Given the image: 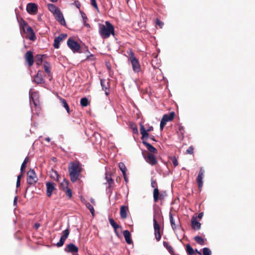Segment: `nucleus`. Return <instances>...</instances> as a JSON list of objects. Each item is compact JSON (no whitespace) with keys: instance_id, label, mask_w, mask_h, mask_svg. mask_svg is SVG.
I'll use <instances>...</instances> for the list:
<instances>
[{"instance_id":"nucleus-15","label":"nucleus","mask_w":255,"mask_h":255,"mask_svg":"<svg viewBox=\"0 0 255 255\" xmlns=\"http://www.w3.org/2000/svg\"><path fill=\"white\" fill-rule=\"evenodd\" d=\"M65 251L67 253H76L78 252V248L73 244L70 243L65 248Z\"/></svg>"},{"instance_id":"nucleus-60","label":"nucleus","mask_w":255,"mask_h":255,"mask_svg":"<svg viewBox=\"0 0 255 255\" xmlns=\"http://www.w3.org/2000/svg\"><path fill=\"white\" fill-rule=\"evenodd\" d=\"M90 201H91V203H92L93 205H95V200H94V199H93V198H91Z\"/></svg>"},{"instance_id":"nucleus-13","label":"nucleus","mask_w":255,"mask_h":255,"mask_svg":"<svg viewBox=\"0 0 255 255\" xmlns=\"http://www.w3.org/2000/svg\"><path fill=\"white\" fill-rule=\"evenodd\" d=\"M46 186L47 196L50 197L53 191L55 189V184L53 182H48L46 183Z\"/></svg>"},{"instance_id":"nucleus-46","label":"nucleus","mask_w":255,"mask_h":255,"mask_svg":"<svg viewBox=\"0 0 255 255\" xmlns=\"http://www.w3.org/2000/svg\"><path fill=\"white\" fill-rule=\"evenodd\" d=\"M172 163L174 166H176L178 164V161L177 159L175 158H174L172 160Z\"/></svg>"},{"instance_id":"nucleus-2","label":"nucleus","mask_w":255,"mask_h":255,"mask_svg":"<svg viewBox=\"0 0 255 255\" xmlns=\"http://www.w3.org/2000/svg\"><path fill=\"white\" fill-rule=\"evenodd\" d=\"M70 179L72 182H75L78 178L81 172V167L79 163H71L69 168Z\"/></svg>"},{"instance_id":"nucleus-28","label":"nucleus","mask_w":255,"mask_h":255,"mask_svg":"<svg viewBox=\"0 0 255 255\" xmlns=\"http://www.w3.org/2000/svg\"><path fill=\"white\" fill-rule=\"evenodd\" d=\"M120 215L122 219H125L127 217V210L125 206H122L120 209Z\"/></svg>"},{"instance_id":"nucleus-18","label":"nucleus","mask_w":255,"mask_h":255,"mask_svg":"<svg viewBox=\"0 0 255 255\" xmlns=\"http://www.w3.org/2000/svg\"><path fill=\"white\" fill-rule=\"evenodd\" d=\"M26 10L29 13L35 12L37 10V6L34 3H29L26 6Z\"/></svg>"},{"instance_id":"nucleus-52","label":"nucleus","mask_w":255,"mask_h":255,"mask_svg":"<svg viewBox=\"0 0 255 255\" xmlns=\"http://www.w3.org/2000/svg\"><path fill=\"white\" fill-rule=\"evenodd\" d=\"M155 185H156V182L155 181L152 180L151 181V186H152V187L155 188H156L155 187H156Z\"/></svg>"},{"instance_id":"nucleus-20","label":"nucleus","mask_w":255,"mask_h":255,"mask_svg":"<svg viewBox=\"0 0 255 255\" xmlns=\"http://www.w3.org/2000/svg\"><path fill=\"white\" fill-rule=\"evenodd\" d=\"M192 228L195 230H199L201 228V224L197 221L196 218H193L191 221Z\"/></svg>"},{"instance_id":"nucleus-59","label":"nucleus","mask_w":255,"mask_h":255,"mask_svg":"<svg viewBox=\"0 0 255 255\" xmlns=\"http://www.w3.org/2000/svg\"><path fill=\"white\" fill-rule=\"evenodd\" d=\"M62 185H65L67 186L68 185V182L67 181H65V180H64L63 182L62 183Z\"/></svg>"},{"instance_id":"nucleus-63","label":"nucleus","mask_w":255,"mask_h":255,"mask_svg":"<svg viewBox=\"0 0 255 255\" xmlns=\"http://www.w3.org/2000/svg\"><path fill=\"white\" fill-rule=\"evenodd\" d=\"M195 252H196V253H197L198 254H199V255H201V252H199V251H198L197 249H196V250H195Z\"/></svg>"},{"instance_id":"nucleus-16","label":"nucleus","mask_w":255,"mask_h":255,"mask_svg":"<svg viewBox=\"0 0 255 255\" xmlns=\"http://www.w3.org/2000/svg\"><path fill=\"white\" fill-rule=\"evenodd\" d=\"M204 170L202 168H201L197 178V181L198 184L199 188L200 189L202 188L203 186V178L204 176Z\"/></svg>"},{"instance_id":"nucleus-24","label":"nucleus","mask_w":255,"mask_h":255,"mask_svg":"<svg viewBox=\"0 0 255 255\" xmlns=\"http://www.w3.org/2000/svg\"><path fill=\"white\" fill-rule=\"evenodd\" d=\"M109 221L111 225L114 229L115 234L118 236V233L117 231V229L120 228V226L115 222L113 219L109 218Z\"/></svg>"},{"instance_id":"nucleus-42","label":"nucleus","mask_w":255,"mask_h":255,"mask_svg":"<svg viewBox=\"0 0 255 255\" xmlns=\"http://www.w3.org/2000/svg\"><path fill=\"white\" fill-rule=\"evenodd\" d=\"M91 4L97 10H98V7L96 0H91Z\"/></svg>"},{"instance_id":"nucleus-38","label":"nucleus","mask_w":255,"mask_h":255,"mask_svg":"<svg viewBox=\"0 0 255 255\" xmlns=\"http://www.w3.org/2000/svg\"><path fill=\"white\" fill-rule=\"evenodd\" d=\"M88 100L86 98H83L80 100V104L82 107H86L88 105Z\"/></svg>"},{"instance_id":"nucleus-61","label":"nucleus","mask_w":255,"mask_h":255,"mask_svg":"<svg viewBox=\"0 0 255 255\" xmlns=\"http://www.w3.org/2000/svg\"><path fill=\"white\" fill-rule=\"evenodd\" d=\"M45 140H46L48 142H49L50 141V138L49 137H46L45 138Z\"/></svg>"},{"instance_id":"nucleus-35","label":"nucleus","mask_w":255,"mask_h":255,"mask_svg":"<svg viewBox=\"0 0 255 255\" xmlns=\"http://www.w3.org/2000/svg\"><path fill=\"white\" fill-rule=\"evenodd\" d=\"M85 206L90 210L91 214L94 216L95 210L93 206L89 202L86 203Z\"/></svg>"},{"instance_id":"nucleus-48","label":"nucleus","mask_w":255,"mask_h":255,"mask_svg":"<svg viewBox=\"0 0 255 255\" xmlns=\"http://www.w3.org/2000/svg\"><path fill=\"white\" fill-rule=\"evenodd\" d=\"M132 131L134 133H138V129L136 127H132Z\"/></svg>"},{"instance_id":"nucleus-9","label":"nucleus","mask_w":255,"mask_h":255,"mask_svg":"<svg viewBox=\"0 0 255 255\" xmlns=\"http://www.w3.org/2000/svg\"><path fill=\"white\" fill-rule=\"evenodd\" d=\"M69 235V229L67 228L64 230L62 233V236L60 239L59 241L56 244V246L57 247H62L66 239L68 237Z\"/></svg>"},{"instance_id":"nucleus-32","label":"nucleus","mask_w":255,"mask_h":255,"mask_svg":"<svg viewBox=\"0 0 255 255\" xmlns=\"http://www.w3.org/2000/svg\"><path fill=\"white\" fill-rule=\"evenodd\" d=\"M195 241L200 245H204V239L200 236H196L194 237Z\"/></svg>"},{"instance_id":"nucleus-11","label":"nucleus","mask_w":255,"mask_h":255,"mask_svg":"<svg viewBox=\"0 0 255 255\" xmlns=\"http://www.w3.org/2000/svg\"><path fill=\"white\" fill-rule=\"evenodd\" d=\"M143 157L146 161L152 165H155L157 162L155 156L152 153H148L147 155H144Z\"/></svg>"},{"instance_id":"nucleus-10","label":"nucleus","mask_w":255,"mask_h":255,"mask_svg":"<svg viewBox=\"0 0 255 255\" xmlns=\"http://www.w3.org/2000/svg\"><path fill=\"white\" fill-rule=\"evenodd\" d=\"M153 226L155 238L157 241H159L161 237L160 233V226L155 218H153Z\"/></svg>"},{"instance_id":"nucleus-23","label":"nucleus","mask_w":255,"mask_h":255,"mask_svg":"<svg viewBox=\"0 0 255 255\" xmlns=\"http://www.w3.org/2000/svg\"><path fill=\"white\" fill-rule=\"evenodd\" d=\"M140 130L141 134L142 135L141 139H147L148 137L149 134L147 132V131L145 129L144 126L142 125H140Z\"/></svg>"},{"instance_id":"nucleus-31","label":"nucleus","mask_w":255,"mask_h":255,"mask_svg":"<svg viewBox=\"0 0 255 255\" xmlns=\"http://www.w3.org/2000/svg\"><path fill=\"white\" fill-rule=\"evenodd\" d=\"M105 178L107 180V183L109 184V187L112 186V185L114 183V181L111 178V175L108 174L107 173H106Z\"/></svg>"},{"instance_id":"nucleus-62","label":"nucleus","mask_w":255,"mask_h":255,"mask_svg":"<svg viewBox=\"0 0 255 255\" xmlns=\"http://www.w3.org/2000/svg\"><path fill=\"white\" fill-rule=\"evenodd\" d=\"M75 3H76V6L78 8H79V6L80 5V3L78 2V3H77V2L75 1Z\"/></svg>"},{"instance_id":"nucleus-4","label":"nucleus","mask_w":255,"mask_h":255,"mask_svg":"<svg viewBox=\"0 0 255 255\" xmlns=\"http://www.w3.org/2000/svg\"><path fill=\"white\" fill-rule=\"evenodd\" d=\"M20 27H22V30L24 32L29 34V36L28 37L29 39L32 41L35 40L36 38L35 35L32 28L28 26L27 23L23 19L20 24Z\"/></svg>"},{"instance_id":"nucleus-25","label":"nucleus","mask_w":255,"mask_h":255,"mask_svg":"<svg viewBox=\"0 0 255 255\" xmlns=\"http://www.w3.org/2000/svg\"><path fill=\"white\" fill-rule=\"evenodd\" d=\"M58 98L60 100V101L62 105L63 106V107L65 108V109L67 111V113H70L69 107L68 104L67 103L66 100L64 99H63L60 97H59V96H58Z\"/></svg>"},{"instance_id":"nucleus-47","label":"nucleus","mask_w":255,"mask_h":255,"mask_svg":"<svg viewBox=\"0 0 255 255\" xmlns=\"http://www.w3.org/2000/svg\"><path fill=\"white\" fill-rule=\"evenodd\" d=\"M67 35L66 34L62 33L60 34L58 37H60L61 38V41L65 38L67 37Z\"/></svg>"},{"instance_id":"nucleus-36","label":"nucleus","mask_w":255,"mask_h":255,"mask_svg":"<svg viewBox=\"0 0 255 255\" xmlns=\"http://www.w3.org/2000/svg\"><path fill=\"white\" fill-rule=\"evenodd\" d=\"M159 191L157 188H155L153 190V198L155 202L158 200Z\"/></svg>"},{"instance_id":"nucleus-1","label":"nucleus","mask_w":255,"mask_h":255,"mask_svg":"<svg viewBox=\"0 0 255 255\" xmlns=\"http://www.w3.org/2000/svg\"><path fill=\"white\" fill-rule=\"evenodd\" d=\"M106 25H102L99 29V34L103 39L109 38L111 34L114 35V27L109 22L106 21Z\"/></svg>"},{"instance_id":"nucleus-39","label":"nucleus","mask_w":255,"mask_h":255,"mask_svg":"<svg viewBox=\"0 0 255 255\" xmlns=\"http://www.w3.org/2000/svg\"><path fill=\"white\" fill-rule=\"evenodd\" d=\"M28 159H29L28 157L27 156L25 157L24 161H23V162L21 165V167H20V172H23V170L25 168V165L26 164L27 162H28Z\"/></svg>"},{"instance_id":"nucleus-64","label":"nucleus","mask_w":255,"mask_h":255,"mask_svg":"<svg viewBox=\"0 0 255 255\" xmlns=\"http://www.w3.org/2000/svg\"><path fill=\"white\" fill-rule=\"evenodd\" d=\"M150 139H151V140H152L155 141V138H154V137L153 136H151L150 137Z\"/></svg>"},{"instance_id":"nucleus-51","label":"nucleus","mask_w":255,"mask_h":255,"mask_svg":"<svg viewBox=\"0 0 255 255\" xmlns=\"http://www.w3.org/2000/svg\"><path fill=\"white\" fill-rule=\"evenodd\" d=\"M40 226V225L39 223H36L34 224V228L36 229H37L38 228H39V227Z\"/></svg>"},{"instance_id":"nucleus-5","label":"nucleus","mask_w":255,"mask_h":255,"mask_svg":"<svg viewBox=\"0 0 255 255\" xmlns=\"http://www.w3.org/2000/svg\"><path fill=\"white\" fill-rule=\"evenodd\" d=\"M30 104L33 103L35 108L39 107V94L37 92L33 91L32 89H30L29 92Z\"/></svg>"},{"instance_id":"nucleus-33","label":"nucleus","mask_w":255,"mask_h":255,"mask_svg":"<svg viewBox=\"0 0 255 255\" xmlns=\"http://www.w3.org/2000/svg\"><path fill=\"white\" fill-rule=\"evenodd\" d=\"M119 168L120 169L121 171H122L123 174L126 173L127 168L124 163L120 162L119 163Z\"/></svg>"},{"instance_id":"nucleus-49","label":"nucleus","mask_w":255,"mask_h":255,"mask_svg":"<svg viewBox=\"0 0 255 255\" xmlns=\"http://www.w3.org/2000/svg\"><path fill=\"white\" fill-rule=\"evenodd\" d=\"M81 201H82V203H83L85 204H86V203L88 202H87L86 199L82 196L81 197Z\"/></svg>"},{"instance_id":"nucleus-17","label":"nucleus","mask_w":255,"mask_h":255,"mask_svg":"<svg viewBox=\"0 0 255 255\" xmlns=\"http://www.w3.org/2000/svg\"><path fill=\"white\" fill-rule=\"evenodd\" d=\"M42 71H38L37 75L34 77L33 81L37 84H42L44 83V80L42 77Z\"/></svg>"},{"instance_id":"nucleus-30","label":"nucleus","mask_w":255,"mask_h":255,"mask_svg":"<svg viewBox=\"0 0 255 255\" xmlns=\"http://www.w3.org/2000/svg\"><path fill=\"white\" fill-rule=\"evenodd\" d=\"M169 219L172 228L173 230H175L176 229V226L171 213H169Z\"/></svg>"},{"instance_id":"nucleus-14","label":"nucleus","mask_w":255,"mask_h":255,"mask_svg":"<svg viewBox=\"0 0 255 255\" xmlns=\"http://www.w3.org/2000/svg\"><path fill=\"white\" fill-rule=\"evenodd\" d=\"M25 58L28 65L31 66L33 64V56L32 52L30 51H27L25 55Z\"/></svg>"},{"instance_id":"nucleus-34","label":"nucleus","mask_w":255,"mask_h":255,"mask_svg":"<svg viewBox=\"0 0 255 255\" xmlns=\"http://www.w3.org/2000/svg\"><path fill=\"white\" fill-rule=\"evenodd\" d=\"M186 252L189 255H192L194 253L193 249L189 244L186 245Z\"/></svg>"},{"instance_id":"nucleus-19","label":"nucleus","mask_w":255,"mask_h":255,"mask_svg":"<svg viewBox=\"0 0 255 255\" xmlns=\"http://www.w3.org/2000/svg\"><path fill=\"white\" fill-rule=\"evenodd\" d=\"M100 83L103 90H105L106 95L108 96L109 95V93L107 91V90H108L109 88V82L105 79H101Z\"/></svg>"},{"instance_id":"nucleus-8","label":"nucleus","mask_w":255,"mask_h":255,"mask_svg":"<svg viewBox=\"0 0 255 255\" xmlns=\"http://www.w3.org/2000/svg\"><path fill=\"white\" fill-rule=\"evenodd\" d=\"M67 43L68 46L74 53L79 52L81 47L77 42L75 41L73 39L69 38L68 39Z\"/></svg>"},{"instance_id":"nucleus-7","label":"nucleus","mask_w":255,"mask_h":255,"mask_svg":"<svg viewBox=\"0 0 255 255\" xmlns=\"http://www.w3.org/2000/svg\"><path fill=\"white\" fill-rule=\"evenodd\" d=\"M38 178L33 169H30L27 172V182L29 185H32L37 182Z\"/></svg>"},{"instance_id":"nucleus-26","label":"nucleus","mask_w":255,"mask_h":255,"mask_svg":"<svg viewBox=\"0 0 255 255\" xmlns=\"http://www.w3.org/2000/svg\"><path fill=\"white\" fill-rule=\"evenodd\" d=\"M43 68L45 72L48 74L49 76H51L50 66L49 63L47 62H44L43 64Z\"/></svg>"},{"instance_id":"nucleus-56","label":"nucleus","mask_w":255,"mask_h":255,"mask_svg":"<svg viewBox=\"0 0 255 255\" xmlns=\"http://www.w3.org/2000/svg\"><path fill=\"white\" fill-rule=\"evenodd\" d=\"M152 130H153V127L151 126V127H149L146 130L147 131H151Z\"/></svg>"},{"instance_id":"nucleus-6","label":"nucleus","mask_w":255,"mask_h":255,"mask_svg":"<svg viewBox=\"0 0 255 255\" xmlns=\"http://www.w3.org/2000/svg\"><path fill=\"white\" fill-rule=\"evenodd\" d=\"M175 116V113L173 112H171L169 114H165L162 117L160 124V128L161 130H162L165 125L168 122L172 121Z\"/></svg>"},{"instance_id":"nucleus-22","label":"nucleus","mask_w":255,"mask_h":255,"mask_svg":"<svg viewBox=\"0 0 255 255\" xmlns=\"http://www.w3.org/2000/svg\"><path fill=\"white\" fill-rule=\"evenodd\" d=\"M123 235L127 244H131L132 243V240L129 232L128 230H125L124 231Z\"/></svg>"},{"instance_id":"nucleus-50","label":"nucleus","mask_w":255,"mask_h":255,"mask_svg":"<svg viewBox=\"0 0 255 255\" xmlns=\"http://www.w3.org/2000/svg\"><path fill=\"white\" fill-rule=\"evenodd\" d=\"M123 175L125 181H126V182H128V177H127V176L126 175V173H125L124 174H123Z\"/></svg>"},{"instance_id":"nucleus-44","label":"nucleus","mask_w":255,"mask_h":255,"mask_svg":"<svg viewBox=\"0 0 255 255\" xmlns=\"http://www.w3.org/2000/svg\"><path fill=\"white\" fill-rule=\"evenodd\" d=\"M42 57L41 56H39L37 58L36 63L38 65L42 63Z\"/></svg>"},{"instance_id":"nucleus-54","label":"nucleus","mask_w":255,"mask_h":255,"mask_svg":"<svg viewBox=\"0 0 255 255\" xmlns=\"http://www.w3.org/2000/svg\"><path fill=\"white\" fill-rule=\"evenodd\" d=\"M20 181L17 180L16 184V187L17 188L19 187L20 186Z\"/></svg>"},{"instance_id":"nucleus-41","label":"nucleus","mask_w":255,"mask_h":255,"mask_svg":"<svg viewBox=\"0 0 255 255\" xmlns=\"http://www.w3.org/2000/svg\"><path fill=\"white\" fill-rule=\"evenodd\" d=\"M194 148L192 146H190L186 150V153L189 154L193 153Z\"/></svg>"},{"instance_id":"nucleus-37","label":"nucleus","mask_w":255,"mask_h":255,"mask_svg":"<svg viewBox=\"0 0 255 255\" xmlns=\"http://www.w3.org/2000/svg\"><path fill=\"white\" fill-rule=\"evenodd\" d=\"M80 12H81V16H82V17L83 20V22H84V25L86 26V27H89L90 25L88 23H86V20H87V18L86 14L82 11H81Z\"/></svg>"},{"instance_id":"nucleus-12","label":"nucleus","mask_w":255,"mask_h":255,"mask_svg":"<svg viewBox=\"0 0 255 255\" xmlns=\"http://www.w3.org/2000/svg\"><path fill=\"white\" fill-rule=\"evenodd\" d=\"M55 19L62 25L65 26L66 25V22L63 14L61 12L60 10H59L56 13L54 14Z\"/></svg>"},{"instance_id":"nucleus-58","label":"nucleus","mask_w":255,"mask_h":255,"mask_svg":"<svg viewBox=\"0 0 255 255\" xmlns=\"http://www.w3.org/2000/svg\"><path fill=\"white\" fill-rule=\"evenodd\" d=\"M53 174H54V175L56 176L57 180H58V176H59V175H58V174H57V172H56V171H53Z\"/></svg>"},{"instance_id":"nucleus-21","label":"nucleus","mask_w":255,"mask_h":255,"mask_svg":"<svg viewBox=\"0 0 255 255\" xmlns=\"http://www.w3.org/2000/svg\"><path fill=\"white\" fill-rule=\"evenodd\" d=\"M142 143L146 147L148 150L150 151L151 153L156 152V149L154 147H153L151 144L144 140L142 141Z\"/></svg>"},{"instance_id":"nucleus-40","label":"nucleus","mask_w":255,"mask_h":255,"mask_svg":"<svg viewBox=\"0 0 255 255\" xmlns=\"http://www.w3.org/2000/svg\"><path fill=\"white\" fill-rule=\"evenodd\" d=\"M203 255H211V251L208 248H204L203 249Z\"/></svg>"},{"instance_id":"nucleus-29","label":"nucleus","mask_w":255,"mask_h":255,"mask_svg":"<svg viewBox=\"0 0 255 255\" xmlns=\"http://www.w3.org/2000/svg\"><path fill=\"white\" fill-rule=\"evenodd\" d=\"M61 41V38L60 37H56L54 40L53 46L55 48L58 49L59 48V44Z\"/></svg>"},{"instance_id":"nucleus-3","label":"nucleus","mask_w":255,"mask_h":255,"mask_svg":"<svg viewBox=\"0 0 255 255\" xmlns=\"http://www.w3.org/2000/svg\"><path fill=\"white\" fill-rule=\"evenodd\" d=\"M128 61L130 63L133 71L138 73L140 70V66L138 59L135 57L134 54L132 51L129 53Z\"/></svg>"},{"instance_id":"nucleus-57","label":"nucleus","mask_w":255,"mask_h":255,"mask_svg":"<svg viewBox=\"0 0 255 255\" xmlns=\"http://www.w3.org/2000/svg\"><path fill=\"white\" fill-rule=\"evenodd\" d=\"M17 197H15L14 199V201H13V204L15 205H16V203H17Z\"/></svg>"},{"instance_id":"nucleus-27","label":"nucleus","mask_w":255,"mask_h":255,"mask_svg":"<svg viewBox=\"0 0 255 255\" xmlns=\"http://www.w3.org/2000/svg\"><path fill=\"white\" fill-rule=\"evenodd\" d=\"M48 7L50 11H51L53 14V15L56 13L59 10H60L53 4H48Z\"/></svg>"},{"instance_id":"nucleus-43","label":"nucleus","mask_w":255,"mask_h":255,"mask_svg":"<svg viewBox=\"0 0 255 255\" xmlns=\"http://www.w3.org/2000/svg\"><path fill=\"white\" fill-rule=\"evenodd\" d=\"M66 196H68L69 198L72 197V191L70 189H67L66 191Z\"/></svg>"},{"instance_id":"nucleus-53","label":"nucleus","mask_w":255,"mask_h":255,"mask_svg":"<svg viewBox=\"0 0 255 255\" xmlns=\"http://www.w3.org/2000/svg\"><path fill=\"white\" fill-rule=\"evenodd\" d=\"M22 175V172H21V173L17 176V180L20 181V178Z\"/></svg>"},{"instance_id":"nucleus-45","label":"nucleus","mask_w":255,"mask_h":255,"mask_svg":"<svg viewBox=\"0 0 255 255\" xmlns=\"http://www.w3.org/2000/svg\"><path fill=\"white\" fill-rule=\"evenodd\" d=\"M156 23L157 25H159L160 28H162L163 25V23L158 19H156Z\"/></svg>"},{"instance_id":"nucleus-55","label":"nucleus","mask_w":255,"mask_h":255,"mask_svg":"<svg viewBox=\"0 0 255 255\" xmlns=\"http://www.w3.org/2000/svg\"><path fill=\"white\" fill-rule=\"evenodd\" d=\"M203 216V213H200L198 214V217L199 218V219H201L202 218Z\"/></svg>"}]
</instances>
